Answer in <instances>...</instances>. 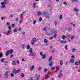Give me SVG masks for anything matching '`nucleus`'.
<instances>
[{
	"instance_id": "473e14b6",
	"label": "nucleus",
	"mask_w": 80,
	"mask_h": 80,
	"mask_svg": "<svg viewBox=\"0 0 80 80\" xmlns=\"http://www.w3.org/2000/svg\"><path fill=\"white\" fill-rule=\"evenodd\" d=\"M40 55L41 56H43L44 55V54L42 53V52H40Z\"/></svg>"
},
{
	"instance_id": "f3484780",
	"label": "nucleus",
	"mask_w": 80,
	"mask_h": 80,
	"mask_svg": "<svg viewBox=\"0 0 80 80\" xmlns=\"http://www.w3.org/2000/svg\"><path fill=\"white\" fill-rule=\"evenodd\" d=\"M4 2H4V4L7 5V0H4Z\"/></svg>"
},
{
	"instance_id": "6e6552de",
	"label": "nucleus",
	"mask_w": 80,
	"mask_h": 80,
	"mask_svg": "<svg viewBox=\"0 0 80 80\" xmlns=\"http://www.w3.org/2000/svg\"><path fill=\"white\" fill-rule=\"evenodd\" d=\"M11 32H12V31L10 30L8 31L6 33V35H8V34H10L11 33Z\"/></svg>"
},
{
	"instance_id": "49530a36",
	"label": "nucleus",
	"mask_w": 80,
	"mask_h": 80,
	"mask_svg": "<svg viewBox=\"0 0 80 80\" xmlns=\"http://www.w3.org/2000/svg\"><path fill=\"white\" fill-rule=\"evenodd\" d=\"M33 7H34V8H35V7H36V3H34Z\"/></svg>"
},
{
	"instance_id": "4468645a",
	"label": "nucleus",
	"mask_w": 80,
	"mask_h": 80,
	"mask_svg": "<svg viewBox=\"0 0 80 80\" xmlns=\"http://www.w3.org/2000/svg\"><path fill=\"white\" fill-rule=\"evenodd\" d=\"M74 10L76 12H78V9H77V8H75L74 9Z\"/></svg>"
},
{
	"instance_id": "69168bd1",
	"label": "nucleus",
	"mask_w": 80,
	"mask_h": 80,
	"mask_svg": "<svg viewBox=\"0 0 80 80\" xmlns=\"http://www.w3.org/2000/svg\"><path fill=\"white\" fill-rule=\"evenodd\" d=\"M22 62H25V60L24 59H23V58H22Z\"/></svg>"
},
{
	"instance_id": "dca6fc26",
	"label": "nucleus",
	"mask_w": 80,
	"mask_h": 80,
	"mask_svg": "<svg viewBox=\"0 0 80 80\" xmlns=\"http://www.w3.org/2000/svg\"><path fill=\"white\" fill-rule=\"evenodd\" d=\"M32 50H33L32 48H30V49L29 50V52H30V53H32L33 52L32 51Z\"/></svg>"
},
{
	"instance_id": "c9c22d12",
	"label": "nucleus",
	"mask_w": 80,
	"mask_h": 80,
	"mask_svg": "<svg viewBox=\"0 0 80 80\" xmlns=\"http://www.w3.org/2000/svg\"><path fill=\"white\" fill-rule=\"evenodd\" d=\"M9 54V52L8 51L6 52V56H8V55Z\"/></svg>"
},
{
	"instance_id": "37998d69",
	"label": "nucleus",
	"mask_w": 80,
	"mask_h": 80,
	"mask_svg": "<svg viewBox=\"0 0 80 80\" xmlns=\"http://www.w3.org/2000/svg\"><path fill=\"white\" fill-rule=\"evenodd\" d=\"M11 75L12 77H14V74H13V73H11Z\"/></svg>"
},
{
	"instance_id": "aec40b11",
	"label": "nucleus",
	"mask_w": 80,
	"mask_h": 80,
	"mask_svg": "<svg viewBox=\"0 0 80 80\" xmlns=\"http://www.w3.org/2000/svg\"><path fill=\"white\" fill-rule=\"evenodd\" d=\"M27 48L28 50H29V49H30V45H29V44L27 46Z\"/></svg>"
},
{
	"instance_id": "79ce46f5",
	"label": "nucleus",
	"mask_w": 80,
	"mask_h": 80,
	"mask_svg": "<svg viewBox=\"0 0 80 80\" xmlns=\"http://www.w3.org/2000/svg\"><path fill=\"white\" fill-rule=\"evenodd\" d=\"M75 65H78V62L77 61H76L75 62Z\"/></svg>"
},
{
	"instance_id": "0e129e2a",
	"label": "nucleus",
	"mask_w": 80,
	"mask_h": 80,
	"mask_svg": "<svg viewBox=\"0 0 80 80\" xmlns=\"http://www.w3.org/2000/svg\"><path fill=\"white\" fill-rule=\"evenodd\" d=\"M22 22H23L22 20H21V21L20 22V23H22Z\"/></svg>"
},
{
	"instance_id": "bf43d9fd",
	"label": "nucleus",
	"mask_w": 80,
	"mask_h": 80,
	"mask_svg": "<svg viewBox=\"0 0 80 80\" xmlns=\"http://www.w3.org/2000/svg\"><path fill=\"white\" fill-rule=\"evenodd\" d=\"M63 4L64 5H67V2H64L63 3Z\"/></svg>"
},
{
	"instance_id": "a19ab883",
	"label": "nucleus",
	"mask_w": 80,
	"mask_h": 80,
	"mask_svg": "<svg viewBox=\"0 0 80 80\" xmlns=\"http://www.w3.org/2000/svg\"><path fill=\"white\" fill-rule=\"evenodd\" d=\"M54 24H55V26H57V25L58 24L57 22L56 21H55Z\"/></svg>"
},
{
	"instance_id": "e433bc0d",
	"label": "nucleus",
	"mask_w": 80,
	"mask_h": 80,
	"mask_svg": "<svg viewBox=\"0 0 80 80\" xmlns=\"http://www.w3.org/2000/svg\"><path fill=\"white\" fill-rule=\"evenodd\" d=\"M16 22H18V18L17 17L15 19Z\"/></svg>"
},
{
	"instance_id": "2eb2a0df",
	"label": "nucleus",
	"mask_w": 80,
	"mask_h": 80,
	"mask_svg": "<svg viewBox=\"0 0 80 80\" xmlns=\"http://www.w3.org/2000/svg\"><path fill=\"white\" fill-rule=\"evenodd\" d=\"M42 12H38L37 15L38 16H39V15H42Z\"/></svg>"
},
{
	"instance_id": "603ef678",
	"label": "nucleus",
	"mask_w": 80,
	"mask_h": 80,
	"mask_svg": "<svg viewBox=\"0 0 80 80\" xmlns=\"http://www.w3.org/2000/svg\"><path fill=\"white\" fill-rule=\"evenodd\" d=\"M65 48L66 50H68V48H67V45H66L65 46Z\"/></svg>"
},
{
	"instance_id": "6ab92c4d",
	"label": "nucleus",
	"mask_w": 80,
	"mask_h": 80,
	"mask_svg": "<svg viewBox=\"0 0 80 80\" xmlns=\"http://www.w3.org/2000/svg\"><path fill=\"white\" fill-rule=\"evenodd\" d=\"M44 43H48V41H47L46 39H44Z\"/></svg>"
},
{
	"instance_id": "6e6d98bb",
	"label": "nucleus",
	"mask_w": 80,
	"mask_h": 80,
	"mask_svg": "<svg viewBox=\"0 0 80 80\" xmlns=\"http://www.w3.org/2000/svg\"><path fill=\"white\" fill-rule=\"evenodd\" d=\"M14 56L12 54L10 56V58H12V57H13Z\"/></svg>"
},
{
	"instance_id": "4c0bfd02",
	"label": "nucleus",
	"mask_w": 80,
	"mask_h": 80,
	"mask_svg": "<svg viewBox=\"0 0 80 80\" xmlns=\"http://www.w3.org/2000/svg\"><path fill=\"white\" fill-rule=\"evenodd\" d=\"M71 58L72 59L74 58H75V55H74L73 54H72L71 56Z\"/></svg>"
},
{
	"instance_id": "9b49d317",
	"label": "nucleus",
	"mask_w": 80,
	"mask_h": 80,
	"mask_svg": "<svg viewBox=\"0 0 80 80\" xmlns=\"http://www.w3.org/2000/svg\"><path fill=\"white\" fill-rule=\"evenodd\" d=\"M22 48H23V49H24L26 47V45H25V44H22Z\"/></svg>"
},
{
	"instance_id": "864d4df0",
	"label": "nucleus",
	"mask_w": 80,
	"mask_h": 80,
	"mask_svg": "<svg viewBox=\"0 0 80 80\" xmlns=\"http://www.w3.org/2000/svg\"><path fill=\"white\" fill-rule=\"evenodd\" d=\"M74 38V36H72L71 38V40H73V38Z\"/></svg>"
},
{
	"instance_id": "412c9836",
	"label": "nucleus",
	"mask_w": 80,
	"mask_h": 80,
	"mask_svg": "<svg viewBox=\"0 0 80 80\" xmlns=\"http://www.w3.org/2000/svg\"><path fill=\"white\" fill-rule=\"evenodd\" d=\"M31 44L32 45V46H34V45H35V42H34L33 41L31 42Z\"/></svg>"
},
{
	"instance_id": "ea45409f",
	"label": "nucleus",
	"mask_w": 80,
	"mask_h": 80,
	"mask_svg": "<svg viewBox=\"0 0 80 80\" xmlns=\"http://www.w3.org/2000/svg\"><path fill=\"white\" fill-rule=\"evenodd\" d=\"M59 19L61 20V19H62V15H60L59 17Z\"/></svg>"
},
{
	"instance_id": "b1692460",
	"label": "nucleus",
	"mask_w": 80,
	"mask_h": 80,
	"mask_svg": "<svg viewBox=\"0 0 80 80\" xmlns=\"http://www.w3.org/2000/svg\"><path fill=\"white\" fill-rule=\"evenodd\" d=\"M72 2H78V0H71Z\"/></svg>"
},
{
	"instance_id": "09e8293b",
	"label": "nucleus",
	"mask_w": 80,
	"mask_h": 80,
	"mask_svg": "<svg viewBox=\"0 0 80 80\" xmlns=\"http://www.w3.org/2000/svg\"><path fill=\"white\" fill-rule=\"evenodd\" d=\"M46 13V12H45V11H43L42 13L43 14V15H45Z\"/></svg>"
},
{
	"instance_id": "c85d7f7f",
	"label": "nucleus",
	"mask_w": 80,
	"mask_h": 80,
	"mask_svg": "<svg viewBox=\"0 0 80 80\" xmlns=\"http://www.w3.org/2000/svg\"><path fill=\"white\" fill-rule=\"evenodd\" d=\"M46 55V54H45L44 55H43V56H42V59H45V58Z\"/></svg>"
},
{
	"instance_id": "20e7f679",
	"label": "nucleus",
	"mask_w": 80,
	"mask_h": 80,
	"mask_svg": "<svg viewBox=\"0 0 80 80\" xmlns=\"http://www.w3.org/2000/svg\"><path fill=\"white\" fill-rule=\"evenodd\" d=\"M1 4L2 5V6H1V7L2 8L4 9L6 8V6L5 5H6V4H4V2H2Z\"/></svg>"
},
{
	"instance_id": "13d9d810",
	"label": "nucleus",
	"mask_w": 80,
	"mask_h": 80,
	"mask_svg": "<svg viewBox=\"0 0 80 80\" xmlns=\"http://www.w3.org/2000/svg\"><path fill=\"white\" fill-rule=\"evenodd\" d=\"M72 52H75V49L74 48H73L72 50Z\"/></svg>"
},
{
	"instance_id": "9d476101",
	"label": "nucleus",
	"mask_w": 80,
	"mask_h": 80,
	"mask_svg": "<svg viewBox=\"0 0 80 80\" xmlns=\"http://www.w3.org/2000/svg\"><path fill=\"white\" fill-rule=\"evenodd\" d=\"M32 42H37V39L35 38H34L32 40Z\"/></svg>"
},
{
	"instance_id": "0eeeda50",
	"label": "nucleus",
	"mask_w": 80,
	"mask_h": 80,
	"mask_svg": "<svg viewBox=\"0 0 80 80\" xmlns=\"http://www.w3.org/2000/svg\"><path fill=\"white\" fill-rule=\"evenodd\" d=\"M60 43H62V44H65V43H66V41H63V40H62L61 41H60Z\"/></svg>"
},
{
	"instance_id": "a878e982",
	"label": "nucleus",
	"mask_w": 80,
	"mask_h": 80,
	"mask_svg": "<svg viewBox=\"0 0 80 80\" xmlns=\"http://www.w3.org/2000/svg\"><path fill=\"white\" fill-rule=\"evenodd\" d=\"M12 64L13 65H16V62L15 61H13L12 62Z\"/></svg>"
},
{
	"instance_id": "39448f33",
	"label": "nucleus",
	"mask_w": 80,
	"mask_h": 80,
	"mask_svg": "<svg viewBox=\"0 0 80 80\" xmlns=\"http://www.w3.org/2000/svg\"><path fill=\"white\" fill-rule=\"evenodd\" d=\"M35 55H36V53H30L29 54V57H35Z\"/></svg>"
},
{
	"instance_id": "c03bdc74",
	"label": "nucleus",
	"mask_w": 80,
	"mask_h": 80,
	"mask_svg": "<svg viewBox=\"0 0 80 80\" xmlns=\"http://www.w3.org/2000/svg\"><path fill=\"white\" fill-rule=\"evenodd\" d=\"M36 22H37V21L36 20H34L33 21V24H34V25H35V23H36Z\"/></svg>"
},
{
	"instance_id": "5701e85b",
	"label": "nucleus",
	"mask_w": 80,
	"mask_h": 80,
	"mask_svg": "<svg viewBox=\"0 0 80 80\" xmlns=\"http://www.w3.org/2000/svg\"><path fill=\"white\" fill-rule=\"evenodd\" d=\"M58 77L59 78H62V73L59 74V75H58Z\"/></svg>"
},
{
	"instance_id": "5fc2aeb1",
	"label": "nucleus",
	"mask_w": 80,
	"mask_h": 80,
	"mask_svg": "<svg viewBox=\"0 0 80 80\" xmlns=\"http://www.w3.org/2000/svg\"><path fill=\"white\" fill-rule=\"evenodd\" d=\"M48 77H49V75H48L46 77H45V79H47Z\"/></svg>"
},
{
	"instance_id": "de8ad7c7",
	"label": "nucleus",
	"mask_w": 80,
	"mask_h": 80,
	"mask_svg": "<svg viewBox=\"0 0 80 80\" xmlns=\"http://www.w3.org/2000/svg\"><path fill=\"white\" fill-rule=\"evenodd\" d=\"M6 25H7L8 26V25H10V23H9V22H8L7 23Z\"/></svg>"
},
{
	"instance_id": "4be33fe9",
	"label": "nucleus",
	"mask_w": 80,
	"mask_h": 80,
	"mask_svg": "<svg viewBox=\"0 0 80 80\" xmlns=\"http://www.w3.org/2000/svg\"><path fill=\"white\" fill-rule=\"evenodd\" d=\"M63 61H62V60H61V61H60V65H63Z\"/></svg>"
},
{
	"instance_id": "423d86ee",
	"label": "nucleus",
	"mask_w": 80,
	"mask_h": 80,
	"mask_svg": "<svg viewBox=\"0 0 80 80\" xmlns=\"http://www.w3.org/2000/svg\"><path fill=\"white\" fill-rule=\"evenodd\" d=\"M36 78H37L36 79V80H38V79H39V78L40 77V76H38V74H36V76H35Z\"/></svg>"
},
{
	"instance_id": "cd10ccee",
	"label": "nucleus",
	"mask_w": 80,
	"mask_h": 80,
	"mask_svg": "<svg viewBox=\"0 0 80 80\" xmlns=\"http://www.w3.org/2000/svg\"><path fill=\"white\" fill-rule=\"evenodd\" d=\"M52 62H51L50 63V64H49V66H50V67H52V65H53V64H52Z\"/></svg>"
},
{
	"instance_id": "72a5a7b5",
	"label": "nucleus",
	"mask_w": 80,
	"mask_h": 80,
	"mask_svg": "<svg viewBox=\"0 0 80 80\" xmlns=\"http://www.w3.org/2000/svg\"><path fill=\"white\" fill-rule=\"evenodd\" d=\"M44 71L45 73H46V72H47V69H46V68H44Z\"/></svg>"
},
{
	"instance_id": "7c9ffc66",
	"label": "nucleus",
	"mask_w": 80,
	"mask_h": 80,
	"mask_svg": "<svg viewBox=\"0 0 80 80\" xmlns=\"http://www.w3.org/2000/svg\"><path fill=\"white\" fill-rule=\"evenodd\" d=\"M62 38L63 40H65V36L63 35L62 36Z\"/></svg>"
},
{
	"instance_id": "7ed1b4c3",
	"label": "nucleus",
	"mask_w": 80,
	"mask_h": 80,
	"mask_svg": "<svg viewBox=\"0 0 80 80\" xmlns=\"http://www.w3.org/2000/svg\"><path fill=\"white\" fill-rule=\"evenodd\" d=\"M4 75L5 78L6 79H7V78H8V71L6 72L4 74Z\"/></svg>"
},
{
	"instance_id": "e2e57ef3",
	"label": "nucleus",
	"mask_w": 80,
	"mask_h": 80,
	"mask_svg": "<svg viewBox=\"0 0 80 80\" xmlns=\"http://www.w3.org/2000/svg\"><path fill=\"white\" fill-rule=\"evenodd\" d=\"M30 79L31 80H33V78L32 77H31L30 78Z\"/></svg>"
},
{
	"instance_id": "58836bf2",
	"label": "nucleus",
	"mask_w": 80,
	"mask_h": 80,
	"mask_svg": "<svg viewBox=\"0 0 80 80\" xmlns=\"http://www.w3.org/2000/svg\"><path fill=\"white\" fill-rule=\"evenodd\" d=\"M42 20V18H40L39 20V22H41Z\"/></svg>"
},
{
	"instance_id": "052dcab7",
	"label": "nucleus",
	"mask_w": 80,
	"mask_h": 80,
	"mask_svg": "<svg viewBox=\"0 0 80 80\" xmlns=\"http://www.w3.org/2000/svg\"><path fill=\"white\" fill-rule=\"evenodd\" d=\"M5 18V17H2V20H3V19H4Z\"/></svg>"
},
{
	"instance_id": "a18cd8bd",
	"label": "nucleus",
	"mask_w": 80,
	"mask_h": 80,
	"mask_svg": "<svg viewBox=\"0 0 80 80\" xmlns=\"http://www.w3.org/2000/svg\"><path fill=\"white\" fill-rule=\"evenodd\" d=\"M72 29V28H68V31H71Z\"/></svg>"
},
{
	"instance_id": "a211bd4d",
	"label": "nucleus",
	"mask_w": 80,
	"mask_h": 80,
	"mask_svg": "<svg viewBox=\"0 0 80 80\" xmlns=\"http://www.w3.org/2000/svg\"><path fill=\"white\" fill-rule=\"evenodd\" d=\"M3 55V54L2 53L0 52V58H2Z\"/></svg>"
},
{
	"instance_id": "774afa93",
	"label": "nucleus",
	"mask_w": 80,
	"mask_h": 80,
	"mask_svg": "<svg viewBox=\"0 0 80 80\" xmlns=\"http://www.w3.org/2000/svg\"><path fill=\"white\" fill-rule=\"evenodd\" d=\"M23 15V14H21L20 16V17H22Z\"/></svg>"
},
{
	"instance_id": "f8f14e48",
	"label": "nucleus",
	"mask_w": 80,
	"mask_h": 80,
	"mask_svg": "<svg viewBox=\"0 0 80 80\" xmlns=\"http://www.w3.org/2000/svg\"><path fill=\"white\" fill-rule=\"evenodd\" d=\"M34 69V66L32 65V66L30 68V70L32 71V70H33Z\"/></svg>"
},
{
	"instance_id": "f704fd0d",
	"label": "nucleus",
	"mask_w": 80,
	"mask_h": 80,
	"mask_svg": "<svg viewBox=\"0 0 80 80\" xmlns=\"http://www.w3.org/2000/svg\"><path fill=\"white\" fill-rule=\"evenodd\" d=\"M52 57H51L50 58H49V59L48 60L49 62H50L52 60Z\"/></svg>"
},
{
	"instance_id": "8fccbe9b",
	"label": "nucleus",
	"mask_w": 80,
	"mask_h": 80,
	"mask_svg": "<svg viewBox=\"0 0 80 80\" xmlns=\"http://www.w3.org/2000/svg\"><path fill=\"white\" fill-rule=\"evenodd\" d=\"M38 70H39L40 71V70H42V67H39L38 68Z\"/></svg>"
},
{
	"instance_id": "4d7b16f0",
	"label": "nucleus",
	"mask_w": 80,
	"mask_h": 80,
	"mask_svg": "<svg viewBox=\"0 0 80 80\" xmlns=\"http://www.w3.org/2000/svg\"><path fill=\"white\" fill-rule=\"evenodd\" d=\"M53 37L54 38H56V37H57V34H54L53 35Z\"/></svg>"
},
{
	"instance_id": "bb28decb",
	"label": "nucleus",
	"mask_w": 80,
	"mask_h": 80,
	"mask_svg": "<svg viewBox=\"0 0 80 80\" xmlns=\"http://www.w3.org/2000/svg\"><path fill=\"white\" fill-rule=\"evenodd\" d=\"M1 62H5V59L4 58H2L1 60Z\"/></svg>"
},
{
	"instance_id": "f03ea898",
	"label": "nucleus",
	"mask_w": 80,
	"mask_h": 80,
	"mask_svg": "<svg viewBox=\"0 0 80 80\" xmlns=\"http://www.w3.org/2000/svg\"><path fill=\"white\" fill-rule=\"evenodd\" d=\"M20 70L19 69L18 70H16V69H13V71L12 72V73H15V74H16V73H19L20 72Z\"/></svg>"
},
{
	"instance_id": "3c124183",
	"label": "nucleus",
	"mask_w": 80,
	"mask_h": 80,
	"mask_svg": "<svg viewBox=\"0 0 80 80\" xmlns=\"http://www.w3.org/2000/svg\"><path fill=\"white\" fill-rule=\"evenodd\" d=\"M55 67H52L51 68V70H55Z\"/></svg>"
},
{
	"instance_id": "c756f323",
	"label": "nucleus",
	"mask_w": 80,
	"mask_h": 80,
	"mask_svg": "<svg viewBox=\"0 0 80 80\" xmlns=\"http://www.w3.org/2000/svg\"><path fill=\"white\" fill-rule=\"evenodd\" d=\"M21 75L22 78H23V77H24V76H25V75L23 74V73H21Z\"/></svg>"
},
{
	"instance_id": "338daca9",
	"label": "nucleus",
	"mask_w": 80,
	"mask_h": 80,
	"mask_svg": "<svg viewBox=\"0 0 80 80\" xmlns=\"http://www.w3.org/2000/svg\"><path fill=\"white\" fill-rule=\"evenodd\" d=\"M53 38V37H52L51 38H49V40H52Z\"/></svg>"
},
{
	"instance_id": "ddd939ff",
	"label": "nucleus",
	"mask_w": 80,
	"mask_h": 80,
	"mask_svg": "<svg viewBox=\"0 0 80 80\" xmlns=\"http://www.w3.org/2000/svg\"><path fill=\"white\" fill-rule=\"evenodd\" d=\"M70 62L71 63H73L74 62V59H71Z\"/></svg>"
},
{
	"instance_id": "1a4fd4ad",
	"label": "nucleus",
	"mask_w": 80,
	"mask_h": 80,
	"mask_svg": "<svg viewBox=\"0 0 80 80\" xmlns=\"http://www.w3.org/2000/svg\"><path fill=\"white\" fill-rule=\"evenodd\" d=\"M13 50L12 49L11 50H8V51L10 53V54H11L13 53Z\"/></svg>"
},
{
	"instance_id": "680f3d73",
	"label": "nucleus",
	"mask_w": 80,
	"mask_h": 80,
	"mask_svg": "<svg viewBox=\"0 0 80 80\" xmlns=\"http://www.w3.org/2000/svg\"><path fill=\"white\" fill-rule=\"evenodd\" d=\"M18 30H19V32H20V31H21V28H20L18 29Z\"/></svg>"
},
{
	"instance_id": "f257e3e1",
	"label": "nucleus",
	"mask_w": 80,
	"mask_h": 80,
	"mask_svg": "<svg viewBox=\"0 0 80 80\" xmlns=\"http://www.w3.org/2000/svg\"><path fill=\"white\" fill-rule=\"evenodd\" d=\"M53 33V31L51 29H48L47 30V31L46 32V34L47 35H50Z\"/></svg>"
},
{
	"instance_id": "2f4dec72",
	"label": "nucleus",
	"mask_w": 80,
	"mask_h": 80,
	"mask_svg": "<svg viewBox=\"0 0 80 80\" xmlns=\"http://www.w3.org/2000/svg\"><path fill=\"white\" fill-rule=\"evenodd\" d=\"M8 28H9V30H12V28H11V26L10 25H9L8 27Z\"/></svg>"
},
{
	"instance_id": "393cba45",
	"label": "nucleus",
	"mask_w": 80,
	"mask_h": 80,
	"mask_svg": "<svg viewBox=\"0 0 80 80\" xmlns=\"http://www.w3.org/2000/svg\"><path fill=\"white\" fill-rule=\"evenodd\" d=\"M17 29H18V28H16L13 30V32H17Z\"/></svg>"
}]
</instances>
